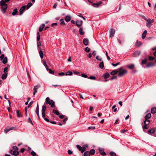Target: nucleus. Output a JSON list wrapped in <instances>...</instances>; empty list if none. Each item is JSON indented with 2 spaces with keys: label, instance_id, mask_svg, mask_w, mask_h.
<instances>
[{
  "label": "nucleus",
  "instance_id": "f257e3e1",
  "mask_svg": "<svg viewBox=\"0 0 156 156\" xmlns=\"http://www.w3.org/2000/svg\"><path fill=\"white\" fill-rule=\"evenodd\" d=\"M118 76L120 77L123 76L125 74L127 73V71L123 69L122 67H121L118 69Z\"/></svg>",
  "mask_w": 156,
  "mask_h": 156
},
{
  "label": "nucleus",
  "instance_id": "f03ea898",
  "mask_svg": "<svg viewBox=\"0 0 156 156\" xmlns=\"http://www.w3.org/2000/svg\"><path fill=\"white\" fill-rule=\"evenodd\" d=\"M45 102L46 104L51 105V107L52 108H53L55 106V102L52 100H50L49 97L46 98Z\"/></svg>",
  "mask_w": 156,
  "mask_h": 156
},
{
  "label": "nucleus",
  "instance_id": "7ed1b4c3",
  "mask_svg": "<svg viewBox=\"0 0 156 156\" xmlns=\"http://www.w3.org/2000/svg\"><path fill=\"white\" fill-rule=\"evenodd\" d=\"M0 4L1 6L2 11L3 13L5 12V10L7 8V5L6 4L0 2Z\"/></svg>",
  "mask_w": 156,
  "mask_h": 156
},
{
  "label": "nucleus",
  "instance_id": "20e7f679",
  "mask_svg": "<svg viewBox=\"0 0 156 156\" xmlns=\"http://www.w3.org/2000/svg\"><path fill=\"white\" fill-rule=\"evenodd\" d=\"M76 147L79 150L81 151L82 153H83L86 150V148L85 147H81L79 145H76Z\"/></svg>",
  "mask_w": 156,
  "mask_h": 156
},
{
  "label": "nucleus",
  "instance_id": "39448f33",
  "mask_svg": "<svg viewBox=\"0 0 156 156\" xmlns=\"http://www.w3.org/2000/svg\"><path fill=\"white\" fill-rule=\"evenodd\" d=\"M154 20H151L148 19L147 21L146 26L148 28H150L151 26V23H154Z\"/></svg>",
  "mask_w": 156,
  "mask_h": 156
},
{
  "label": "nucleus",
  "instance_id": "423d86ee",
  "mask_svg": "<svg viewBox=\"0 0 156 156\" xmlns=\"http://www.w3.org/2000/svg\"><path fill=\"white\" fill-rule=\"evenodd\" d=\"M115 32V30L113 28H111L110 30V37H112L114 36Z\"/></svg>",
  "mask_w": 156,
  "mask_h": 156
},
{
  "label": "nucleus",
  "instance_id": "0eeeda50",
  "mask_svg": "<svg viewBox=\"0 0 156 156\" xmlns=\"http://www.w3.org/2000/svg\"><path fill=\"white\" fill-rule=\"evenodd\" d=\"M10 153L13 155L16 156L19 154V152L17 151H13L11 150L10 151Z\"/></svg>",
  "mask_w": 156,
  "mask_h": 156
},
{
  "label": "nucleus",
  "instance_id": "6e6552de",
  "mask_svg": "<svg viewBox=\"0 0 156 156\" xmlns=\"http://www.w3.org/2000/svg\"><path fill=\"white\" fill-rule=\"evenodd\" d=\"M40 87V85L38 84L36 86H34V92L33 95H35V94L37 92V90Z\"/></svg>",
  "mask_w": 156,
  "mask_h": 156
},
{
  "label": "nucleus",
  "instance_id": "1a4fd4ad",
  "mask_svg": "<svg viewBox=\"0 0 156 156\" xmlns=\"http://www.w3.org/2000/svg\"><path fill=\"white\" fill-rule=\"evenodd\" d=\"M16 129L15 127H12L9 129H5L4 130V132L5 133H7L9 131L11 130H15Z\"/></svg>",
  "mask_w": 156,
  "mask_h": 156
},
{
  "label": "nucleus",
  "instance_id": "9d476101",
  "mask_svg": "<svg viewBox=\"0 0 156 156\" xmlns=\"http://www.w3.org/2000/svg\"><path fill=\"white\" fill-rule=\"evenodd\" d=\"M155 130L154 128H152L149 129L148 132L149 134L152 135V134L155 133Z\"/></svg>",
  "mask_w": 156,
  "mask_h": 156
},
{
  "label": "nucleus",
  "instance_id": "9b49d317",
  "mask_svg": "<svg viewBox=\"0 0 156 156\" xmlns=\"http://www.w3.org/2000/svg\"><path fill=\"white\" fill-rule=\"evenodd\" d=\"M83 24V21L81 20H77L76 21V25L78 27H80Z\"/></svg>",
  "mask_w": 156,
  "mask_h": 156
},
{
  "label": "nucleus",
  "instance_id": "f8f14e48",
  "mask_svg": "<svg viewBox=\"0 0 156 156\" xmlns=\"http://www.w3.org/2000/svg\"><path fill=\"white\" fill-rule=\"evenodd\" d=\"M26 8V6L23 5L20 9V15H21Z\"/></svg>",
  "mask_w": 156,
  "mask_h": 156
},
{
  "label": "nucleus",
  "instance_id": "ddd939ff",
  "mask_svg": "<svg viewBox=\"0 0 156 156\" xmlns=\"http://www.w3.org/2000/svg\"><path fill=\"white\" fill-rule=\"evenodd\" d=\"M65 20L67 22L70 21L71 20V16L70 15H67L65 17Z\"/></svg>",
  "mask_w": 156,
  "mask_h": 156
},
{
  "label": "nucleus",
  "instance_id": "4468645a",
  "mask_svg": "<svg viewBox=\"0 0 156 156\" xmlns=\"http://www.w3.org/2000/svg\"><path fill=\"white\" fill-rule=\"evenodd\" d=\"M140 51H137L134 52L133 55L134 57H137L140 55Z\"/></svg>",
  "mask_w": 156,
  "mask_h": 156
},
{
  "label": "nucleus",
  "instance_id": "2eb2a0df",
  "mask_svg": "<svg viewBox=\"0 0 156 156\" xmlns=\"http://www.w3.org/2000/svg\"><path fill=\"white\" fill-rule=\"evenodd\" d=\"M154 66V63L153 62H150L148 63L146 65L147 68H149L151 66Z\"/></svg>",
  "mask_w": 156,
  "mask_h": 156
},
{
  "label": "nucleus",
  "instance_id": "dca6fc26",
  "mask_svg": "<svg viewBox=\"0 0 156 156\" xmlns=\"http://www.w3.org/2000/svg\"><path fill=\"white\" fill-rule=\"evenodd\" d=\"M102 3L101 2H100L96 3H93L92 4V6L94 7L97 8L99 7V5Z\"/></svg>",
  "mask_w": 156,
  "mask_h": 156
},
{
  "label": "nucleus",
  "instance_id": "f3484780",
  "mask_svg": "<svg viewBox=\"0 0 156 156\" xmlns=\"http://www.w3.org/2000/svg\"><path fill=\"white\" fill-rule=\"evenodd\" d=\"M83 44L85 45H87L89 44V41L88 39L87 38H84L83 39Z\"/></svg>",
  "mask_w": 156,
  "mask_h": 156
},
{
  "label": "nucleus",
  "instance_id": "a211bd4d",
  "mask_svg": "<svg viewBox=\"0 0 156 156\" xmlns=\"http://www.w3.org/2000/svg\"><path fill=\"white\" fill-rule=\"evenodd\" d=\"M151 116V113L147 114L145 116L144 118L145 119H150Z\"/></svg>",
  "mask_w": 156,
  "mask_h": 156
},
{
  "label": "nucleus",
  "instance_id": "6ab92c4d",
  "mask_svg": "<svg viewBox=\"0 0 156 156\" xmlns=\"http://www.w3.org/2000/svg\"><path fill=\"white\" fill-rule=\"evenodd\" d=\"M45 26V24H42L41 25L39 28V30L40 32L44 28V27Z\"/></svg>",
  "mask_w": 156,
  "mask_h": 156
},
{
  "label": "nucleus",
  "instance_id": "aec40b11",
  "mask_svg": "<svg viewBox=\"0 0 156 156\" xmlns=\"http://www.w3.org/2000/svg\"><path fill=\"white\" fill-rule=\"evenodd\" d=\"M147 31L146 30H144V31L143 33L142 34V38L143 39H144L145 38V37H146V35L147 34Z\"/></svg>",
  "mask_w": 156,
  "mask_h": 156
},
{
  "label": "nucleus",
  "instance_id": "412c9836",
  "mask_svg": "<svg viewBox=\"0 0 156 156\" xmlns=\"http://www.w3.org/2000/svg\"><path fill=\"white\" fill-rule=\"evenodd\" d=\"M18 10L17 9H14L12 12V15L13 16H15L18 13Z\"/></svg>",
  "mask_w": 156,
  "mask_h": 156
},
{
  "label": "nucleus",
  "instance_id": "4be33fe9",
  "mask_svg": "<svg viewBox=\"0 0 156 156\" xmlns=\"http://www.w3.org/2000/svg\"><path fill=\"white\" fill-rule=\"evenodd\" d=\"M109 74L108 73L105 74L103 75V77L105 79L108 78L109 77Z\"/></svg>",
  "mask_w": 156,
  "mask_h": 156
},
{
  "label": "nucleus",
  "instance_id": "5701e85b",
  "mask_svg": "<svg viewBox=\"0 0 156 156\" xmlns=\"http://www.w3.org/2000/svg\"><path fill=\"white\" fill-rule=\"evenodd\" d=\"M99 67L101 69L103 68L104 67V64L103 62H101L100 63L99 65Z\"/></svg>",
  "mask_w": 156,
  "mask_h": 156
},
{
  "label": "nucleus",
  "instance_id": "b1692460",
  "mask_svg": "<svg viewBox=\"0 0 156 156\" xmlns=\"http://www.w3.org/2000/svg\"><path fill=\"white\" fill-rule=\"evenodd\" d=\"M145 119V120L144 121V125H147L150 123V121L148 119Z\"/></svg>",
  "mask_w": 156,
  "mask_h": 156
},
{
  "label": "nucleus",
  "instance_id": "393cba45",
  "mask_svg": "<svg viewBox=\"0 0 156 156\" xmlns=\"http://www.w3.org/2000/svg\"><path fill=\"white\" fill-rule=\"evenodd\" d=\"M53 112L57 115H59L60 114L59 111L58 110L54 109L53 110Z\"/></svg>",
  "mask_w": 156,
  "mask_h": 156
},
{
  "label": "nucleus",
  "instance_id": "a878e982",
  "mask_svg": "<svg viewBox=\"0 0 156 156\" xmlns=\"http://www.w3.org/2000/svg\"><path fill=\"white\" fill-rule=\"evenodd\" d=\"M151 112L152 114H155L156 113V107L153 108L151 109Z\"/></svg>",
  "mask_w": 156,
  "mask_h": 156
},
{
  "label": "nucleus",
  "instance_id": "bb28decb",
  "mask_svg": "<svg viewBox=\"0 0 156 156\" xmlns=\"http://www.w3.org/2000/svg\"><path fill=\"white\" fill-rule=\"evenodd\" d=\"M118 72V71L116 70H113L112 72H111L110 74L111 75H114L117 74Z\"/></svg>",
  "mask_w": 156,
  "mask_h": 156
},
{
  "label": "nucleus",
  "instance_id": "cd10ccee",
  "mask_svg": "<svg viewBox=\"0 0 156 156\" xmlns=\"http://www.w3.org/2000/svg\"><path fill=\"white\" fill-rule=\"evenodd\" d=\"M79 32H80V34L81 35H83L84 34V32L82 28L81 27L80 29Z\"/></svg>",
  "mask_w": 156,
  "mask_h": 156
},
{
  "label": "nucleus",
  "instance_id": "c85d7f7f",
  "mask_svg": "<svg viewBox=\"0 0 156 156\" xmlns=\"http://www.w3.org/2000/svg\"><path fill=\"white\" fill-rule=\"evenodd\" d=\"M46 109V107L45 105H44L42 107V113H45Z\"/></svg>",
  "mask_w": 156,
  "mask_h": 156
},
{
  "label": "nucleus",
  "instance_id": "c756f323",
  "mask_svg": "<svg viewBox=\"0 0 156 156\" xmlns=\"http://www.w3.org/2000/svg\"><path fill=\"white\" fill-rule=\"evenodd\" d=\"M2 63L4 64H6L7 62V57H5L2 60Z\"/></svg>",
  "mask_w": 156,
  "mask_h": 156
},
{
  "label": "nucleus",
  "instance_id": "7c9ffc66",
  "mask_svg": "<svg viewBox=\"0 0 156 156\" xmlns=\"http://www.w3.org/2000/svg\"><path fill=\"white\" fill-rule=\"evenodd\" d=\"M60 24L61 25H66V24L65 23L64 21V20L63 19H61L60 20Z\"/></svg>",
  "mask_w": 156,
  "mask_h": 156
},
{
  "label": "nucleus",
  "instance_id": "2f4dec72",
  "mask_svg": "<svg viewBox=\"0 0 156 156\" xmlns=\"http://www.w3.org/2000/svg\"><path fill=\"white\" fill-rule=\"evenodd\" d=\"M43 63L46 69H47L48 68V66L46 64V61L45 60H43Z\"/></svg>",
  "mask_w": 156,
  "mask_h": 156
},
{
  "label": "nucleus",
  "instance_id": "473e14b6",
  "mask_svg": "<svg viewBox=\"0 0 156 156\" xmlns=\"http://www.w3.org/2000/svg\"><path fill=\"white\" fill-rule=\"evenodd\" d=\"M90 154L91 155H94L95 153V150L94 149H92L90 150V151H89Z\"/></svg>",
  "mask_w": 156,
  "mask_h": 156
},
{
  "label": "nucleus",
  "instance_id": "72a5a7b5",
  "mask_svg": "<svg viewBox=\"0 0 156 156\" xmlns=\"http://www.w3.org/2000/svg\"><path fill=\"white\" fill-rule=\"evenodd\" d=\"M40 56L41 57V59H42L43 58V52L42 50H40L39 52Z\"/></svg>",
  "mask_w": 156,
  "mask_h": 156
},
{
  "label": "nucleus",
  "instance_id": "f704fd0d",
  "mask_svg": "<svg viewBox=\"0 0 156 156\" xmlns=\"http://www.w3.org/2000/svg\"><path fill=\"white\" fill-rule=\"evenodd\" d=\"M99 151L100 153L101 154L103 155H106V153L103 150L100 149Z\"/></svg>",
  "mask_w": 156,
  "mask_h": 156
},
{
  "label": "nucleus",
  "instance_id": "c9c22d12",
  "mask_svg": "<svg viewBox=\"0 0 156 156\" xmlns=\"http://www.w3.org/2000/svg\"><path fill=\"white\" fill-rule=\"evenodd\" d=\"M72 75L73 73L71 71L67 72L66 73V76H71Z\"/></svg>",
  "mask_w": 156,
  "mask_h": 156
},
{
  "label": "nucleus",
  "instance_id": "e433bc0d",
  "mask_svg": "<svg viewBox=\"0 0 156 156\" xmlns=\"http://www.w3.org/2000/svg\"><path fill=\"white\" fill-rule=\"evenodd\" d=\"M7 74L4 73L2 76V79L3 80L5 79L7 77Z\"/></svg>",
  "mask_w": 156,
  "mask_h": 156
},
{
  "label": "nucleus",
  "instance_id": "4c0bfd02",
  "mask_svg": "<svg viewBox=\"0 0 156 156\" xmlns=\"http://www.w3.org/2000/svg\"><path fill=\"white\" fill-rule=\"evenodd\" d=\"M147 62V59L146 58H145L143 59L142 61L141 65L145 64Z\"/></svg>",
  "mask_w": 156,
  "mask_h": 156
},
{
  "label": "nucleus",
  "instance_id": "58836bf2",
  "mask_svg": "<svg viewBox=\"0 0 156 156\" xmlns=\"http://www.w3.org/2000/svg\"><path fill=\"white\" fill-rule=\"evenodd\" d=\"M19 110H16L17 116L18 117H20L22 116V115L19 113Z\"/></svg>",
  "mask_w": 156,
  "mask_h": 156
},
{
  "label": "nucleus",
  "instance_id": "ea45409f",
  "mask_svg": "<svg viewBox=\"0 0 156 156\" xmlns=\"http://www.w3.org/2000/svg\"><path fill=\"white\" fill-rule=\"evenodd\" d=\"M37 40L38 41L40 40V34L39 32H37Z\"/></svg>",
  "mask_w": 156,
  "mask_h": 156
},
{
  "label": "nucleus",
  "instance_id": "a19ab883",
  "mask_svg": "<svg viewBox=\"0 0 156 156\" xmlns=\"http://www.w3.org/2000/svg\"><path fill=\"white\" fill-rule=\"evenodd\" d=\"M46 70L48 71L49 72V73L51 74H53L54 73V71H53L51 69H49L48 68L47 69H46Z\"/></svg>",
  "mask_w": 156,
  "mask_h": 156
},
{
  "label": "nucleus",
  "instance_id": "79ce46f5",
  "mask_svg": "<svg viewBox=\"0 0 156 156\" xmlns=\"http://www.w3.org/2000/svg\"><path fill=\"white\" fill-rule=\"evenodd\" d=\"M32 5V4L31 2H29L27 4V9H29L30 6H31Z\"/></svg>",
  "mask_w": 156,
  "mask_h": 156
},
{
  "label": "nucleus",
  "instance_id": "37998d69",
  "mask_svg": "<svg viewBox=\"0 0 156 156\" xmlns=\"http://www.w3.org/2000/svg\"><path fill=\"white\" fill-rule=\"evenodd\" d=\"M134 65L133 64H132L128 66V68L132 69L134 68Z\"/></svg>",
  "mask_w": 156,
  "mask_h": 156
},
{
  "label": "nucleus",
  "instance_id": "c03bdc74",
  "mask_svg": "<svg viewBox=\"0 0 156 156\" xmlns=\"http://www.w3.org/2000/svg\"><path fill=\"white\" fill-rule=\"evenodd\" d=\"M110 154L111 156H116V153L113 151L110 152Z\"/></svg>",
  "mask_w": 156,
  "mask_h": 156
},
{
  "label": "nucleus",
  "instance_id": "a18cd8bd",
  "mask_svg": "<svg viewBox=\"0 0 156 156\" xmlns=\"http://www.w3.org/2000/svg\"><path fill=\"white\" fill-rule=\"evenodd\" d=\"M141 44L140 42H137L136 44V46L137 47H138Z\"/></svg>",
  "mask_w": 156,
  "mask_h": 156
},
{
  "label": "nucleus",
  "instance_id": "49530a36",
  "mask_svg": "<svg viewBox=\"0 0 156 156\" xmlns=\"http://www.w3.org/2000/svg\"><path fill=\"white\" fill-rule=\"evenodd\" d=\"M85 50L86 52H88L90 51V49L89 47H87L85 48Z\"/></svg>",
  "mask_w": 156,
  "mask_h": 156
},
{
  "label": "nucleus",
  "instance_id": "de8ad7c7",
  "mask_svg": "<svg viewBox=\"0 0 156 156\" xmlns=\"http://www.w3.org/2000/svg\"><path fill=\"white\" fill-rule=\"evenodd\" d=\"M8 68L7 67H5L4 69V73L7 74L8 72Z\"/></svg>",
  "mask_w": 156,
  "mask_h": 156
},
{
  "label": "nucleus",
  "instance_id": "09e8293b",
  "mask_svg": "<svg viewBox=\"0 0 156 156\" xmlns=\"http://www.w3.org/2000/svg\"><path fill=\"white\" fill-rule=\"evenodd\" d=\"M37 46L38 48H39V49H41L40 48V47L41 45V42L40 41H39V42H37Z\"/></svg>",
  "mask_w": 156,
  "mask_h": 156
},
{
  "label": "nucleus",
  "instance_id": "8fccbe9b",
  "mask_svg": "<svg viewBox=\"0 0 156 156\" xmlns=\"http://www.w3.org/2000/svg\"><path fill=\"white\" fill-rule=\"evenodd\" d=\"M36 113H39V108L38 103H37V107L36 109Z\"/></svg>",
  "mask_w": 156,
  "mask_h": 156
},
{
  "label": "nucleus",
  "instance_id": "3c124183",
  "mask_svg": "<svg viewBox=\"0 0 156 156\" xmlns=\"http://www.w3.org/2000/svg\"><path fill=\"white\" fill-rule=\"evenodd\" d=\"M10 0H2L0 2H1L5 3L9 1Z\"/></svg>",
  "mask_w": 156,
  "mask_h": 156
},
{
  "label": "nucleus",
  "instance_id": "603ef678",
  "mask_svg": "<svg viewBox=\"0 0 156 156\" xmlns=\"http://www.w3.org/2000/svg\"><path fill=\"white\" fill-rule=\"evenodd\" d=\"M148 59L149 60L152 61L154 59V58L151 56H149L148 57Z\"/></svg>",
  "mask_w": 156,
  "mask_h": 156
},
{
  "label": "nucleus",
  "instance_id": "864d4df0",
  "mask_svg": "<svg viewBox=\"0 0 156 156\" xmlns=\"http://www.w3.org/2000/svg\"><path fill=\"white\" fill-rule=\"evenodd\" d=\"M117 77L116 76H113L110 78V80H113L114 79L116 80L117 79Z\"/></svg>",
  "mask_w": 156,
  "mask_h": 156
},
{
  "label": "nucleus",
  "instance_id": "5fc2aeb1",
  "mask_svg": "<svg viewBox=\"0 0 156 156\" xmlns=\"http://www.w3.org/2000/svg\"><path fill=\"white\" fill-rule=\"evenodd\" d=\"M88 129L94 130L95 129L94 126H89L88 128Z\"/></svg>",
  "mask_w": 156,
  "mask_h": 156
},
{
  "label": "nucleus",
  "instance_id": "6e6d98bb",
  "mask_svg": "<svg viewBox=\"0 0 156 156\" xmlns=\"http://www.w3.org/2000/svg\"><path fill=\"white\" fill-rule=\"evenodd\" d=\"M28 121L32 125H33V122L30 117L28 118Z\"/></svg>",
  "mask_w": 156,
  "mask_h": 156
},
{
  "label": "nucleus",
  "instance_id": "4d7b16f0",
  "mask_svg": "<svg viewBox=\"0 0 156 156\" xmlns=\"http://www.w3.org/2000/svg\"><path fill=\"white\" fill-rule=\"evenodd\" d=\"M120 64V62H118L116 64H114L113 63H112V65L113 66H116L118 65L119 64Z\"/></svg>",
  "mask_w": 156,
  "mask_h": 156
},
{
  "label": "nucleus",
  "instance_id": "13d9d810",
  "mask_svg": "<svg viewBox=\"0 0 156 156\" xmlns=\"http://www.w3.org/2000/svg\"><path fill=\"white\" fill-rule=\"evenodd\" d=\"M4 58V54H2L0 57L1 60L2 61Z\"/></svg>",
  "mask_w": 156,
  "mask_h": 156
},
{
  "label": "nucleus",
  "instance_id": "bf43d9fd",
  "mask_svg": "<svg viewBox=\"0 0 156 156\" xmlns=\"http://www.w3.org/2000/svg\"><path fill=\"white\" fill-rule=\"evenodd\" d=\"M31 154L33 156H35L36 155V153L34 151H32L31 152Z\"/></svg>",
  "mask_w": 156,
  "mask_h": 156
},
{
  "label": "nucleus",
  "instance_id": "052dcab7",
  "mask_svg": "<svg viewBox=\"0 0 156 156\" xmlns=\"http://www.w3.org/2000/svg\"><path fill=\"white\" fill-rule=\"evenodd\" d=\"M81 76L83 77L87 78L88 77L87 76V75L84 74H81Z\"/></svg>",
  "mask_w": 156,
  "mask_h": 156
},
{
  "label": "nucleus",
  "instance_id": "680f3d73",
  "mask_svg": "<svg viewBox=\"0 0 156 156\" xmlns=\"http://www.w3.org/2000/svg\"><path fill=\"white\" fill-rule=\"evenodd\" d=\"M90 79L91 80H95L96 79L95 77L94 76H91L89 77Z\"/></svg>",
  "mask_w": 156,
  "mask_h": 156
},
{
  "label": "nucleus",
  "instance_id": "e2e57ef3",
  "mask_svg": "<svg viewBox=\"0 0 156 156\" xmlns=\"http://www.w3.org/2000/svg\"><path fill=\"white\" fill-rule=\"evenodd\" d=\"M96 58L97 59L99 60V61H101L102 60L101 58L99 57V56H97L96 57Z\"/></svg>",
  "mask_w": 156,
  "mask_h": 156
},
{
  "label": "nucleus",
  "instance_id": "0e129e2a",
  "mask_svg": "<svg viewBox=\"0 0 156 156\" xmlns=\"http://www.w3.org/2000/svg\"><path fill=\"white\" fill-rule=\"evenodd\" d=\"M33 101H31L29 103V104H28V108H30L31 107V106L33 104Z\"/></svg>",
  "mask_w": 156,
  "mask_h": 156
},
{
  "label": "nucleus",
  "instance_id": "69168bd1",
  "mask_svg": "<svg viewBox=\"0 0 156 156\" xmlns=\"http://www.w3.org/2000/svg\"><path fill=\"white\" fill-rule=\"evenodd\" d=\"M65 74L64 73H63V72H61V73H58V75L60 76H64L65 75Z\"/></svg>",
  "mask_w": 156,
  "mask_h": 156
},
{
  "label": "nucleus",
  "instance_id": "338daca9",
  "mask_svg": "<svg viewBox=\"0 0 156 156\" xmlns=\"http://www.w3.org/2000/svg\"><path fill=\"white\" fill-rule=\"evenodd\" d=\"M58 24L57 23H54L51 24V26L52 27H54V26H57Z\"/></svg>",
  "mask_w": 156,
  "mask_h": 156
},
{
  "label": "nucleus",
  "instance_id": "774afa93",
  "mask_svg": "<svg viewBox=\"0 0 156 156\" xmlns=\"http://www.w3.org/2000/svg\"><path fill=\"white\" fill-rule=\"evenodd\" d=\"M68 154L70 155L73 154V152L70 150H69L68 151Z\"/></svg>",
  "mask_w": 156,
  "mask_h": 156
}]
</instances>
